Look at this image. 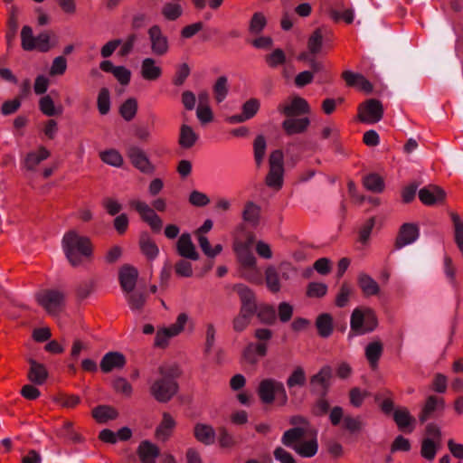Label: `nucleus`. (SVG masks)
<instances>
[{"instance_id":"obj_61","label":"nucleus","mask_w":463,"mask_h":463,"mask_svg":"<svg viewBox=\"0 0 463 463\" xmlns=\"http://www.w3.org/2000/svg\"><path fill=\"white\" fill-rule=\"evenodd\" d=\"M452 220L455 226V241L463 254V223L460 221V218L457 214L452 215Z\"/></svg>"},{"instance_id":"obj_17","label":"nucleus","mask_w":463,"mask_h":463,"mask_svg":"<svg viewBox=\"0 0 463 463\" xmlns=\"http://www.w3.org/2000/svg\"><path fill=\"white\" fill-rule=\"evenodd\" d=\"M28 363L30 364L27 373L28 380L36 385L43 384L49 376L46 366L32 358L28 360Z\"/></svg>"},{"instance_id":"obj_62","label":"nucleus","mask_w":463,"mask_h":463,"mask_svg":"<svg viewBox=\"0 0 463 463\" xmlns=\"http://www.w3.org/2000/svg\"><path fill=\"white\" fill-rule=\"evenodd\" d=\"M175 271L179 277L190 278L193 275L192 264L185 260H180L175 265Z\"/></svg>"},{"instance_id":"obj_11","label":"nucleus","mask_w":463,"mask_h":463,"mask_svg":"<svg viewBox=\"0 0 463 463\" xmlns=\"http://www.w3.org/2000/svg\"><path fill=\"white\" fill-rule=\"evenodd\" d=\"M278 110L288 118L298 117L309 113V105L301 97H294L278 107Z\"/></svg>"},{"instance_id":"obj_46","label":"nucleus","mask_w":463,"mask_h":463,"mask_svg":"<svg viewBox=\"0 0 463 463\" xmlns=\"http://www.w3.org/2000/svg\"><path fill=\"white\" fill-rule=\"evenodd\" d=\"M39 109L43 115L48 117L59 115L62 111L61 108L59 109H55L54 102L49 95L43 96L40 99Z\"/></svg>"},{"instance_id":"obj_19","label":"nucleus","mask_w":463,"mask_h":463,"mask_svg":"<svg viewBox=\"0 0 463 463\" xmlns=\"http://www.w3.org/2000/svg\"><path fill=\"white\" fill-rule=\"evenodd\" d=\"M419 198L422 203L432 205L438 203L445 198V192L436 185H429L419 191Z\"/></svg>"},{"instance_id":"obj_31","label":"nucleus","mask_w":463,"mask_h":463,"mask_svg":"<svg viewBox=\"0 0 463 463\" xmlns=\"http://www.w3.org/2000/svg\"><path fill=\"white\" fill-rule=\"evenodd\" d=\"M198 139V135L193 130V128L185 124H183L180 128V133L178 137V144L184 149H190L193 147Z\"/></svg>"},{"instance_id":"obj_60","label":"nucleus","mask_w":463,"mask_h":463,"mask_svg":"<svg viewBox=\"0 0 463 463\" xmlns=\"http://www.w3.org/2000/svg\"><path fill=\"white\" fill-rule=\"evenodd\" d=\"M190 75V68L187 63H182L176 69L173 83L175 86H182Z\"/></svg>"},{"instance_id":"obj_15","label":"nucleus","mask_w":463,"mask_h":463,"mask_svg":"<svg viewBox=\"0 0 463 463\" xmlns=\"http://www.w3.org/2000/svg\"><path fill=\"white\" fill-rule=\"evenodd\" d=\"M267 351L268 345L266 343H250L243 350L242 358L247 364H256L259 357H264Z\"/></svg>"},{"instance_id":"obj_64","label":"nucleus","mask_w":463,"mask_h":463,"mask_svg":"<svg viewBox=\"0 0 463 463\" xmlns=\"http://www.w3.org/2000/svg\"><path fill=\"white\" fill-rule=\"evenodd\" d=\"M218 441L222 448L231 449L235 445L233 437L227 431L225 428L218 430Z\"/></svg>"},{"instance_id":"obj_9","label":"nucleus","mask_w":463,"mask_h":463,"mask_svg":"<svg viewBox=\"0 0 463 463\" xmlns=\"http://www.w3.org/2000/svg\"><path fill=\"white\" fill-rule=\"evenodd\" d=\"M127 156L131 164L140 172L144 174H152L154 172V165L140 147L137 146H128L127 149Z\"/></svg>"},{"instance_id":"obj_10","label":"nucleus","mask_w":463,"mask_h":463,"mask_svg":"<svg viewBox=\"0 0 463 463\" xmlns=\"http://www.w3.org/2000/svg\"><path fill=\"white\" fill-rule=\"evenodd\" d=\"M383 105L376 99L368 100L359 109L360 120L368 124L379 122L383 118Z\"/></svg>"},{"instance_id":"obj_2","label":"nucleus","mask_w":463,"mask_h":463,"mask_svg":"<svg viewBox=\"0 0 463 463\" xmlns=\"http://www.w3.org/2000/svg\"><path fill=\"white\" fill-rule=\"evenodd\" d=\"M180 375L177 366H160L158 375L151 380L149 392L158 402H169L178 392L176 378Z\"/></svg>"},{"instance_id":"obj_21","label":"nucleus","mask_w":463,"mask_h":463,"mask_svg":"<svg viewBox=\"0 0 463 463\" xmlns=\"http://www.w3.org/2000/svg\"><path fill=\"white\" fill-rule=\"evenodd\" d=\"M140 73L144 80L154 81L162 76L163 71L153 58H145L141 62Z\"/></svg>"},{"instance_id":"obj_47","label":"nucleus","mask_w":463,"mask_h":463,"mask_svg":"<svg viewBox=\"0 0 463 463\" xmlns=\"http://www.w3.org/2000/svg\"><path fill=\"white\" fill-rule=\"evenodd\" d=\"M137 111V102L135 99H128L120 107L119 113L127 120H132Z\"/></svg>"},{"instance_id":"obj_37","label":"nucleus","mask_w":463,"mask_h":463,"mask_svg":"<svg viewBox=\"0 0 463 463\" xmlns=\"http://www.w3.org/2000/svg\"><path fill=\"white\" fill-rule=\"evenodd\" d=\"M439 447L440 442H437L433 439H423L421 441L420 455L426 460L431 461L435 458Z\"/></svg>"},{"instance_id":"obj_48","label":"nucleus","mask_w":463,"mask_h":463,"mask_svg":"<svg viewBox=\"0 0 463 463\" xmlns=\"http://www.w3.org/2000/svg\"><path fill=\"white\" fill-rule=\"evenodd\" d=\"M364 187L373 193H381L384 188V183L381 176L375 174L368 175L364 178Z\"/></svg>"},{"instance_id":"obj_40","label":"nucleus","mask_w":463,"mask_h":463,"mask_svg":"<svg viewBox=\"0 0 463 463\" xmlns=\"http://www.w3.org/2000/svg\"><path fill=\"white\" fill-rule=\"evenodd\" d=\"M283 174L284 169L269 168L265 179L266 184L270 188L279 190L283 184Z\"/></svg>"},{"instance_id":"obj_34","label":"nucleus","mask_w":463,"mask_h":463,"mask_svg":"<svg viewBox=\"0 0 463 463\" xmlns=\"http://www.w3.org/2000/svg\"><path fill=\"white\" fill-rule=\"evenodd\" d=\"M92 417L99 423H105L109 420H115L118 413L117 410L109 405H99L92 410Z\"/></svg>"},{"instance_id":"obj_53","label":"nucleus","mask_w":463,"mask_h":463,"mask_svg":"<svg viewBox=\"0 0 463 463\" xmlns=\"http://www.w3.org/2000/svg\"><path fill=\"white\" fill-rule=\"evenodd\" d=\"M306 383V374L301 367H297L287 380V385L289 389L296 386H304Z\"/></svg>"},{"instance_id":"obj_42","label":"nucleus","mask_w":463,"mask_h":463,"mask_svg":"<svg viewBox=\"0 0 463 463\" xmlns=\"http://www.w3.org/2000/svg\"><path fill=\"white\" fill-rule=\"evenodd\" d=\"M265 279L268 288L273 292H279L280 290L279 276L277 269L269 266L265 270Z\"/></svg>"},{"instance_id":"obj_7","label":"nucleus","mask_w":463,"mask_h":463,"mask_svg":"<svg viewBox=\"0 0 463 463\" xmlns=\"http://www.w3.org/2000/svg\"><path fill=\"white\" fill-rule=\"evenodd\" d=\"M128 204L131 209L135 210L139 214L141 220L150 226L152 231L156 232H159L161 231L163 226L162 219L146 202L131 200Z\"/></svg>"},{"instance_id":"obj_5","label":"nucleus","mask_w":463,"mask_h":463,"mask_svg":"<svg viewBox=\"0 0 463 463\" xmlns=\"http://www.w3.org/2000/svg\"><path fill=\"white\" fill-rule=\"evenodd\" d=\"M35 298L37 303L52 316H56L61 311L65 302L64 293L56 289L42 290L36 294Z\"/></svg>"},{"instance_id":"obj_35","label":"nucleus","mask_w":463,"mask_h":463,"mask_svg":"<svg viewBox=\"0 0 463 463\" xmlns=\"http://www.w3.org/2000/svg\"><path fill=\"white\" fill-rule=\"evenodd\" d=\"M358 284L365 296H374L380 292L378 283L368 274H359Z\"/></svg>"},{"instance_id":"obj_12","label":"nucleus","mask_w":463,"mask_h":463,"mask_svg":"<svg viewBox=\"0 0 463 463\" xmlns=\"http://www.w3.org/2000/svg\"><path fill=\"white\" fill-rule=\"evenodd\" d=\"M252 243V238H249L245 241H236L234 242L233 249L241 268H252L256 264V258L251 251Z\"/></svg>"},{"instance_id":"obj_6","label":"nucleus","mask_w":463,"mask_h":463,"mask_svg":"<svg viewBox=\"0 0 463 463\" xmlns=\"http://www.w3.org/2000/svg\"><path fill=\"white\" fill-rule=\"evenodd\" d=\"M188 321V316L185 313L178 315L176 321L167 327L158 329L155 337V345L160 348H165L172 337L178 335L184 331V326Z\"/></svg>"},{"instance_id":"obj_25","label":"nucleus","mask_w":463,"mask_h":463,"mask_svg":"<svg viewBox=\"0 0 463 463\" xmlns=\"http://www.w3.org/2000/svg\"><path fill=\"white\" fill-rule=\"evenodd\" d=\"M234 290L240 297L241 302V308H245L249 311L256 312L257 306L255 296L252 290L243 284L236 285L234 287Z\"/></svg>"},{"instance_id":"obj_30","label":"nucleus","mask_w":463,"mask_h":463,"mask_svg":"<svg viewBox=\"0 0 463 463\" xmlns=\"http://www.w3.org/2000/svg\"><path fill=\"white\" fill-rule=\"evenodd\" d=\"M139 246L142 253L148 259L154 260L159 253L158 247L147 232H143L139 238Z\"/></svg>"},{"instance_id":"obj_54","label":"nucleus","mask_w":463,"mask_h":463,"mask_svg":"<svg viewBox=\"0 0 463 463\" xmlns=\"http://www.w3.org/2000/svg\"><path fill=\"white\" fill-rule=\"evenodd\" d=\"M265 61L270 68H277L286 62V55L283 50L278 48L265 56Z\"/></svg>"},{"instance_id":"obj_32","label":"nucleus","mask_w":463,"mask_h":463,"mask_svg":"<svg viewBox=\"0 0 463 463\" xmlns=\"http://www.w3.org/2000/svg\"><path fill=\"white\" fill-rule=\"evenodd\" d=\"M306 430L301 427H296L288 430L284 432L281 442L288 448L294 449V447L301 442V439L305 437Z\"/></svg>"},{"instance_id":"obj_14","label":"nucleus","mask_w":463,"mask_h":463,"mask_svg":"<svg viewBox=\"0 0 463 463\" xmlns=\"http://www.w3.org/2000/svg\"><path fill=\"white\" fill-rule=\"evenodd\" d=\"M177 253L185 259L197 260L199 253L196 251L195 246L192 241L189 233H183L176 243Z\"/></svg>"},{"instance_id":"obj_1","label":"nucleus","mask_w":463,"mask_h":463,"mask_svg":"<svg viewBox=\"0 0 463 463\" xmlns=\"http://www.w3.org/2000/svg\"><path fill=\"white\" fill-rule=\"evenodd\" d=\"M61 247L69 263L74 268L92 260L94 247L90 239L80 235L75 230L65 232L61 240Z\"/></svg>"},{"instance_id":"obj_24","label":"nucleus","mask_w":463,"mask_h":463,"mask_svg":"<svg viewBox=\"0 0 463 463\" xmlns=\"http://www.w3.org/2000/svg\"><path fill=\"white\" fill-rule=\"evenodd\" d=\"M308 51L300 53L298 56V60L310 63V65L316 68V58L318 52V29L315 30L308 40Z\"/></svg>"},{"instance_id":"obj_36","label":"nucleus","mask_w":463,"mask_h":463,"mask_svg":"<svg viewBox=\"0 0 463 463\" xmlns=\"http://www.w3.org/2000/svg\"><path fill=\"white\" fill-rule=\"evenodd\" d=\"M183 7L176 2H166L163 5L161 14L167 21H175L183 15Z\"/></svg>"},{"instance_id":"obj_44","label":"nucleus","mask_w":463,"mask_h":463,"mask_svg":"<svg viewBox=\"0 0 463 463\" xmlns=\"http://www.w3.org/2000/svg\"><path fill=\"white\" fill-rule=\"evenodd\" d=\"M260 209L252 202L246 203L242 213L243 220L253 225H256L259 222Z\"/></svg>"},{"instance_id":"obj_23","label":"nucleus","mask_w":463,"mask_h":463,"mask_svg":"<svg viewBox=\"0 0 463 463\" xmlns=\"http://www.w3.org/2000/svg\"><path fill=\"white\" fill-rule=\"evenodd\" d=\"M343 78L350 87L357 88L358 90H364L367 93L373 90L372 84L360 73L345 71L343 73Z\"/></svg>"},{"instance_id":"obj_16","label":"nucleus","mask_w":463,"mask_h":463,"mask_svg":"<svg viewBox=\"0 0 463 463\" xmlns=\"http://www.w3.org/2000/svg\"><path fill=\"white\" fill-rule=\"evenodd\" d=\"M138 271L136 268L125 265L119 270V283L123 291L130 293L136 287Z\"/></svg>"},{"instance_id":"obj_50","label":"nucleus","mask_w":463,"mask_h":463,"mask_svg":"<svg viewBox=\"0 0 463 463\" xmlns=\"http://www.w3.org/2000/svg\"><path fill=\"white\" fill-rule=\"evenodd\" d=\"M99 156L104 163L113 166L118 167L123 164V157L116 149L103 151L100 153Z\"/></svg>"},{"instance_id":"obj_59","label":"nucleus","mask_w":463,"mask_h":463,"mask_svg":"<svg viewBox=\"0 0 463 463\" xmlns=\"http://www.w3.org/2000/svg\"><path fill=\"white\" fill-rule=\"evenodd\" d=\"M260 105V101L257 99L247 100L242 106L243 118L247 119L253 118L257 114Z\"/></svg>"},{"instance_id":"obj_4","label":"nucleus","mask_w":463,"mask_h":463,"mask_svg":"<svg viewBox=\"0 0 463 463\" xmlns=\"http://www.w3.org/2000/svg\"><path fill=\"white\" fill-rule=\"evenodd\" d=\"M375 313L367 307L355 308L351 316V330L355 335H362L373 331L377 326Z\"/></svg>"},{"instance_id":"obj_33","label":"nucleus","mask_w":463,"mask_h":463,"mask_svg":"<svg viewBox=\"0 0 463 463\" xmlns=\"http://www.w3.org/2000/svg\"><path fill=\"white\" fill-rule=\"evenodd\" d=\"M194 437L198 441L211 445L214 442L215 432L212 426L198 423L194 427Z\"/></svg>"},{"instance_id":"obj_58","label":"nucleus","mask_w":463,"mask_h":463,"mask_svg":"<svg viewBox=\"0 0 463 463\" xmlns=\"http://www.w3.org/2000/svg\"><path fill=\"white\" fill-rule=\"evenodd\" d=\"M67 70V61L64 56H58L52 61L49 74L51 76L63 75Z\"/></svg>"},{"instance_id":"obj_39","label":"nucleus","mask_w":463,"mask_h":463,"mask_svg":"<svg viewBox=\"0 0 463 463\" xmlns=\"http://www.w3.org/2000/svg\"><path fill=\"white\" fill-rule=\"evenodd\" d=\"M294 450L303 458H310L316 455L317 444L315 439L301 441L294 447Z\"/></svg>"},{"instance_id":"obj_51","label":"nucleus","mask_w":463,"mask_h":463,"mask_svg":"<svg viewBox=\"0 0 463 463\" xmlns=\"http://www.w3.org/2000/svg\"><path fill=\"white\" fill-rule=\"evenodd\" d=\"M35 38L33 34V29L29 25H24L21 32L22 47L25 51L35 49Z\"/></svg>"},{"instance_id":"obj_55","label":"nucleus","mask_w":463,"mask_h":463,"mask_svg":"<svg viewBox=\"0 0 463 463\" xmlns=\"http://www.w3.org/2000/svg\"><path fill=\"white\" fill-rule=\"evenodd\" d=\"M254 147V159L258 166H260L263 161L266 152V140L263 136H258L253 144Z\"/></svg>"},{"instance_id":"obj_43","label":"nucleus","mask_w":463,"mask_h":463,"mask_svg":"<svg viewBox=\"0 0 463 463\" xmlns=\"http://www.w3.org/2000/svg\"><path fill=\"white\" fill-rule=\"evenodd\" d=\"M266 25L267 19L265 15L260 12L254 13L250 21L249 32L251 34H259L263 31Z\"/></svg>"},{"instance_id":"obj_57","label":"nucleus","mask_w":463,"mask_h":463,"mask_svg":"<svg viewBox=\"0 0 463 463\" xmlns=\"http://www.w3.org/2000/svg\"><path fill=\"white\" fill-rule=\"evenodd\" d=\"M319 375H320V395H321V394H325L326 391L332 383L333 372H332L331 367L325 366V367L321 368Z\"/></svg>"},{"instance_id":"obj_26","label":"nucleus","mask_w":463,"mask_h":463,"mask_svg":"<svg viewBox=\"0 0 463 463\" xmlns=\"http://www.w3.org/2000/svg\"><path fill=\"white\" fill-rule=\"evenodd\" d=\"M175 424V420L170 413L164 412L162 421L156 430V439L162 441L167 440L171 437Z\"/></svg>"},{"instance_id":"obj_56","label":"nucleus","mask_w":463,"mask_h":463,"mask_svg":"<svg viewBox=\"0 0 463 463\" xmlns=\"http://www.w3.org/2000/svg\"><path fill=\"white\" fill-rule=\"evenodd\" d=\"M110 109L109 92L108 89L103 88L99 90L98 96V109L101 115L109 113Z\"/></svg>"},{"instance_id":"obj_45","label":"nucleus","mask_w":463,"mask_h":463,"mask_svg":"<svg viewBox=\"0 0 463 463\" xmlns=\"http://www.w3.org/2000/svg\"><path fill=\"white\" fill-rule=\"evenodd\" d=\"M228 80L225 76L217 79L213 85V94L217 103L222 102L228 94Z\"/></svg>"},{"instance_id":"obj_22","label":"nucleus","mask_w":463,"mask_h":463,"mask_svg":"<svg viewBox=\"0 0 463 463\" xmlns=\"http://www.w3.org/2000/svg\"><path fill=\"white\" fill-rule=\"evenodd\" d=\"M445 408V402L442 398H438L436 396L428 397L425 405L422 409V411L420 415V420L421 422L426 421L429 418H430L435 412H440Z\"/></svg>"},{"instance_id":"obj_38","label":"nucleus","mask_w":463,"mask_h":463,"mask_svg":"<svg viewBox=\"0 0 463 463\" xmlns=\"http://www.w3.org/2000/svg\"><path fill=\"white\" fill-rule=\"evenodd\" d=\"M254 314L255 312L241 308L238 316H236L232 321L233 330L236 332H242L245 330L250 325Z\"/></svg>"},{"instance_id":"obj_20","label":"nucleus","mask_w":463,"mask_h":463,"mask_svg":"<svg viewBox=\"0 0 463 463\" xmlns=\"http://www.w3.org/2000/svg\"><path fill=\"white\" fill-rule=\"evenodd\" d=\"M50 156L51 152L45 146H41L36 151L29 152L25 156L23 164L28 171H34L37 165L49 158Z\"/></svg>"},{"instance_id":"obj_18","label":"nucleus","mask_w":463,"mask_h":463,"mask_svg":"<svg viewBox=\"0 0 463 463\" xmlns=\"http://www.w3.org/2000/svg\"><path fill=\"white\" fill-rule=\"evenodd\" d=\"M125 364L126 358L121 353L109 352L101 359L100 369L103 373H109L123 368Z\"/></svg>"},{"instance_id":"obj_27","label":"nucleus","mask_w":463,"mask_h":463,"mask_svg":"<svg viewBox=\"0 0 463 463\" xmlns=\"http://www.w3.org/2000/svg\"><path fill=\"white\" fill-rule=\"evenodd\" d=\"M309 124L310 121L307 117L299 118H288L283 121L282 128L288 135H294L304 132Z\"/></svg>"},{"instance_id":"obj_63","label":"nucleus","mask_w":463,"mask_h":463,"mask_svg":"<svg viewBox=\"0 0 463 463\" xmlns=\"http://www.w3.org/2000/svg\"><path fill=\"white\" fill-rule=\"evenodd\" d=\"M128 303L132 310H140L146 303V296L143 293H132L128 297Z\"/></svg>"},{"instance_id":"obj_8","label":"nucleus","mask_w":463,"mask_h":463,"mask_svg":"<svg viewBox=\"0 0 463 463\" xmlns=\"http://www.w3.org/2000/svg\"><path fill=\"white\" fill-rule=\"evenodd\" d=\"M151 52L156 56H165L169 52L168 37L157 24L152 25L148 31Z\"/></svg>"},{"instance_id":"obj_28","label":"nucleus","mask_w":463,"mask_h":463,"mask_svg":"<svg viewBox=\"0 0 463 463\" xmlns=\"http://www.w3.org/2000/svg\"><path fill=\"white\" fill-rule=\"evenodd\" d=\"M137 453L142 463H156L159 449L155 444L145 440L139 444Z\"/></svg>"},{"instance_id":"obj_41","label":"nucleus","mask_w":463,"mask_h":463,"mask_svg":"<svg viewBox=\"0 0 463 463\" xmlns=\"http://www.w3.org/2000/svg\"><path fill=\"white\" fill-rule=\"evenodd\" d=\"M383 352V345L380 342H372L365 347V356L370 364L374 367Z\"/></svg>"},{"instance_id":"obj_52","label":"nucleus","mask_w":463,"mask_h":463,"mask_svg":"<svg viewBox=\"0 0 463 463\" xmlns=\"http://www.w3.org/2000/svg\"><path fill=\"white\" fill-rule=\"evenodd\" d=\"M344 428L351 433H356L363 430L365 423L360 416H345L344 418Z\"/></svg>"},{"instance_id":"obj_13","label":"nucleus","mask_w":463,"mask_h":463,"mask_svg":"<svg viewBox=\"0 0 463 463\" xmlns=\"http://www.w3.org/2000/svg\"><path fill=\"white\" fill-rule=\"evenodd\" d=\"M420 236L419 227L411 222L404 223L399 232L396 238L395 248L401 250L405 246L411 245L415 242Z\"/></svg>"},{"instance_id":"obj_49","label":"nucleus","mask_w":463,"mask_h":463,"mask_svg":"<svg viewBox=\"0 0 463 463\" xmlns=\"http://www.w3.org/2000/svg\"><path fill=\"white\" fill-rule=\"evenodd\" d=\"M54 402L63 408L72 409L80 404V398L75 394L59 393L54 398Z\"/></svg>"},{"instance_id":"obj_29","label":"nucleus","mask_w":463,"mask_h":463,"mask_svg":"<svg viewBox=\"0 0 463 463\" xmlns=\"http://www.w3.org/2000/svg\"><path fill=\"white\" fill-rule=\"evenodd\" d=\"M393 419L401 430H408L409 432L413 430L415 420L407 409H397L393 413Z\"/></svg>"},{"instance_id":"obj_3","label":"nucleus","mask_w":463,"mask_h":463,"mask_svg":"<svg viewBox=\"0 0 463 463\" xmlns=\"http://www.w3.org/2000/svg\"><path fill=\"white\" fill-rule=\"evenodd\" d=\"M257 392L263 404L276 402L279 406H285L288 402V395L284 384L272 378L260 381Z\"/></svg>"}]
</instances>
